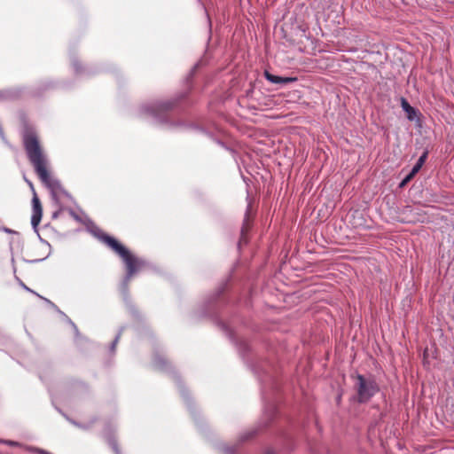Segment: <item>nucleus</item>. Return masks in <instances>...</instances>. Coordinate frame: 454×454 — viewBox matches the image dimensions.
<instances>
[{
    "label": "nucleus",
    "mask_w": 454,
    "mask_h": 454,
    "mask_svg": "<svg viewBox=\"0 0 454 454\" xmlns=\"http://www.w3.org/2000/svg\"><path fill=\"white\" fill-rule=\"evenodd\" d=\"M22 142L27 158L35 168L41 182L51 189L54 200H59L64 193L58 180L53 178L48 169V160L40 144L38 135L34 128L26 127L22 132Z\"/></svg>",
    "instance_id": "f257e3e1"
},
{
    "label": "nucleus",
    "mask_w": 454,
    "mask_h": 454,
    "mask_svg": "<svg viewBox=\"0 0 454 454\" xmlns=\"http://www.w3.org/2000/svg\"><path fill=\"white\" fill-rule=\"evenodd\" d=\"M99 239L122 259L126 266L127 281H129L145 266L144 261L132 254L128 248L114 237L108 234H102Z\"/></svg>",
    "instance_id": "f03ea898"
},
{
    "label": "nucleus",
    "mask_w": 454,
    "mask_h": 454,
    "mask_svg": "<svg viewBox=\"0 0 454 454\" xmlns=\"http://www.w3.org/2000/svg\"><path fill=\"white\" fill-rule=\"evenodd\" d=\"M356 385L357 388V400L360 403L368 402L379 390L373 380L366 379L361 375L357 376Z\"/></svg>",
    "instance_id": "7ed1b4c3"
},
{
    "label": "nucleus",
    "mask_w": 454,
    "mask_h": 454,
    "mask_svg": "<svg viewBox=\"0 0 454 454\" xmlns=\"http://www.w3.org/2000/svg\"><path fill=\"white\" fill-rule=\"evenodd\" d=\"M32 204H33V214H32V217H31V223L34 227H36L40 223L41 219H42L43 207H42L40 200L38 199V197L35 193L34 194V197L32 200Z\"/></svg>",
    "instance_id": "20e7f679"
},
{
    "label": "nucleus",
    "mask_w": 454,
    "mask_h": 454,
    "mask_svg": "<svg viewBox=\"0 0 454 454\" xmlns=\"http://www.w3.org/2000/svg\"><path fill=\"white\" fill-rule=\"evenodd\" d=\"M264 76L269 82L275 83V84H281V83L286 84V83H290V82L296 81V78L282 77V76L275 75V74H270L269 71L264 72Z\"/></svg>",
    "instance_id": "39448f33"
},
{
    "label": "nucleus",
    "mask_w": 454,
    "mask_h": 454,
    "mask_svg": "<svg viewBox=\"0 0 454 454\" xmlns=\"http://www.w3.org/2000/svg\"><path fill=\"white\" fill-rule=\"evenodd\" d=\"M401 106L410 121H413L418 119V112L404 98H402Z\"/></svg>",
    "instance_id": "423d86ee"
},
{
    "label": "nucleus",
    "mask_w": 454,
    "mask_h": 454,
    "mask_svg": "<svg viewBox=\"0 0 454 454\" xmlns=\"http://www.w3.org/2000/svg\"><path fill=\"white\" fill-rule=\"evenodd\" d=\"M173 102L168 100L159 102L154 106H153L152 111L155 115H160L162 112L170 110L173 107Z\"/></svg>",
    "instance_id": "0eeeda50"
},
{
    "label": "nucleus",
    "mask_w": 454,
    "mask_h": 454,
    "mask_svg": "<svg viewBox=\"0 0 454 454\" xmlns=\"http://www.w3.org/2000/svg\"><path fill=\"white\" fill-rule=\"evenodd\" d=\"M426 158H427V153H423L419 159L418 160L417 163L415 164V166L412 168V174H417L419 169L421 168V167L423 166V164L425 163V160H426Z\"/></svg>",
    "instance_id": "6e6552de"
},
{
    "label": "nucleus",
    "mask_w": 454,
    "mask_h": 454,
    "mask_svg": "<svg viewBox=\"0 0 454 454\" xmlns=\"http://www.w3.org/2000/svg\"><path fill=\"white\" fill-rule=\"evenodd\" d=\"M416 174H412V170L411 173L402 181L400 184V186L405 185L406 183H408Z\"/></svg>",
    "instance_id": "1a4fd4ad"
},
{
    "label": "nucleus",
    "mask_w": 454,
    "mask_h": 454,
    "mask_svg": "<svg viewBox=\"0 0 454 454\" xmlns=\"http://www.w3.org/2000/svg\"><path fill=\"white\" fill-rule=\"evenodd\" d=\"M248 229H249V226H248V222L247 221L243 227H242V230H241V236H242V239L245 238V235L247 234V232L248 231Z\"/></svg>",
    "instance_id": "9d476101"
},
{
    "label": "nucleus",
    "mask_w": 454,
    "mask_h": 454,
    "mask_svg": "<svg viewBox=\"0 0 454 454\" xmlns=\"http://www.w3.org/2000/svg\"><path fill=\"white\" fill-rule=\"evenodd\" d=\"M9 443H10L11 445H14V444H16L15 442H9Z\"/></svg>",
    "instance_id": "9b49d317"
},
{
    "label": "nucleus",
    "mask_w": 454,
    "mask_h": 454,
    "mask_svg": "<svg viewBox=\"0 0 454 454\" xmlns=\"http://www.w3.org/2000/svg\"><path fill=\"white\" fill-rule=\"evenodd\" d=\"M340 399V395H338L337 396V401H339Z\"/></svg>",
    "instance_id": "f8f14e48"
},
{
    "label": "nucleus",
    "mask_w": 454,
    "mask_h": 454,
    "mask_svg": "<svg viewBox=\"0 0 454 454\" xmlns=\"http://www.w3.org/2000/svg\"><path fill=\"white\" fill-rule=\"evenodd\" d=\"M267 454H272V453H270V452H268Z\"/></svg>",
    "instance_id": "ddd939ff"
}]
</instances>
